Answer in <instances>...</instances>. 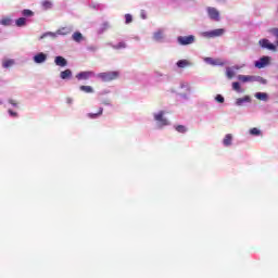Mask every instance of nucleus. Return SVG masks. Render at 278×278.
Returning a JSON list of instances; mask_svg holds the SVG:
<instances>
[{"mask_svg":"<svg viewBox=\"0 0 278 278\" xmlns=\"http://www.w3.org/2000/svg\"><path fill=\"white\" fill-rule=\"evenodd\" d=\"M98 79H101V81L110 83L118 79L121 77V72L113 71V72H102L97 74Z\"/></svg>","mask_w":278,"mask_h":278,"instance_id":"1","label":"nucleus"},{"mask_svg":"<svg viewBox=\"0 0 278 278\" xmlns=\"http://www.w3.org/2000/svg\"><path fill=\"white\" fill-rule=\"evenodd\" d=\"M72 29L70 27H62L59 30H56V33H46L43 34L40 39L42 40L43 38H47V36H51V38H58V36H68V34H71Z\"/></svg>","mask_w":278,"mask_h":278,"instance_id":"2","label":"nucleus"},{"mask_svg":"<svg viewBox=\"0 0 278 278\" xmlns=\"http://www.w3.org/2000/svg\"><path fill=\"white\" fill-rule=\"evenodd\" d=\"M223 34H225V29L223 28H217L211 31H204L202 33V36L204 38H218L220 36H223Z\"/></svg>","mask_w":278,"mask_h":278,"instance_id":"3","label":"nucleus"},{"mask_svg":"<svg viewBox=\"0 0 278 278\" xmlns=\"http://www.w3.org/2000/svg\"><path fill=\"white\" fill-rule=\"evenodd\" d=\"M94 75L96 74L92 71L80 72L76 75V79H78V81H87V79L94 77Z\"/></svg>","mask_w":278,"mask_h":278,"instance_id":"4","label":"nucleus"},{"mask_svg":"<svg viewBox=\"0 0 278 278\" xmlns=\"http://www.w3.org/2000/svg\"><path fill=\"white\" fill-rule=\"evenodd\" d=\"M258 45L262 47V49H268V51H277V46L270 43L268 39H261Z\"/></svg>","mask_w":278,"mask_h":278,"instance_id":"5","label":"nucleus"},{"mask_svg":"<svg viewBox=\"0 0 278 278\" xmlns=\"http://www.w3.org/2000/svg\"><path fill=\"white\" fill-rule=\"evenodd\" d=\"M207 14L212 21H220V12L216 10V8L208 7L207 8Z\"/></svg>","mask_w":278,"mask_h":278,"instance_id":"6","label":"nucleus"},{"mask_svg":"<svg viewBox=\"0 0 278 278\" xmlns=\"http://www.w3.org/2000/svg\"><path fill=\"white\" fill-rule=\"evenodd\" d=\"M177 41L182 46L192 45V42H194V36H179Z\"/></svg>","mask_w":278,"mask_h":278,"instance_id":"7","label":"nucleus"},{"mask_svg":"<svg viewBox=\"0 0 278 278\" xmlns=\"http://www.w3.org/2000/svg\"><path fill=\"white\" fill-rule=\"evenodd\" d=\"M269 62H270L269 56H263L260 59V61L255 62V66L256 68H264V66H268Z\"/></svg>","mask_w":278,"mask_h":278,"instance_id":"8","label":"nucleus"},{"mask_svg":"<svg viewBox=\"0 0 278 278\" xmlns=\"http://www.w3.org/2000/svg\"><path fill=\"white\" fill-rule=\"evenodd\" d=\"M239 81H242L243 84H247L248 81H260V77L250 75H239Z\"/></svg>","mask_w":278,"mask_h":278,"instance_id":"9","label":"nucleus"},{"mask_svg":"<svg viewBox=\"0 0 278 278\" xmlns=\"http://www.w3.org/2000/svg\"><path fill=\"white\" fill-rule=\"evenodd\" d=\"M35 64H42L43 62H47V54L43 52H40L34 56Z\"/></svg>","mask_w":278,"mask_h":278,"instance_id":"10","label":"nucleus"},{"mask_svg":"<svg viewBox=\"0 0 278 278\" xmlns=\"http://www.w3.org/2000/svg\"><path fill=\"white\" fill-rule=\"evenodd\" d=\"M154 119L157 121V123H161V125H168V121L164 118V111H161L157 114H155Z\"/></svg>","mask_w":278,"mask_h":278,"instance_id":"11","label":"nucleus"},{"mask_svg":"<svg viewBox=\"0 0 278 278\" xmlns=\"http://www.w3.org/2000/svg\"><path fill=\"white\" fill-rule=\"evenodd\" d=\"M231 142H233V136L231 134H227L223 140L224 147H231Z\"/></svg>","mask_w":278,"mask_h":278,"instance_id":"12","label":"nucleus"},{"mask_svg":"<svg viewBox=\"0 0 278 278\" xmlns=\"http://www.w3.org/2000/svg\"><path fill=\"white\" fill-rule=\"evenodd\" d=\"M54 63L56 64V66H67L68 61H66V59H64L63 56H56Z\"/></svg>","mask_w":278,"mask_h":278,"instance_id":"13","label":"nucleus"},{"mask_svg":"<svg viewBox=\"0 0 278 278\" xmlns=\"http://www.w3.org/2000/svg\"><path fill=\"white\" fill-rule=\"evenodd\" d=\"M61 79H71L73 77V72L71 70H65L60 73Z\"/></svg>","mask_w":278,"mask_h":278,"instance_id":"14","label":"nucleus"},{"mask_svg":"<svg viewBox=\"0 0 278 278\" xmlns=\"http://www.w3.org/2000/svg\"><path fill=\"white\" fill-rule=\"evenodd\" d=\"M236 103L237 105H244V103H251V97L245 96L243 98H238Z\"/></svg>","mask_w":278,"mask_h":278,"instance_id":"15","label":"nucleus"},{"mask_svg":"<svg viewBox=\"0 0 278 278\" xmlns=\"http://www.w3.org/2000/svg\"><path fill=\"white\" fill-rule=\"evenodd\" d=\"M153 38L156 42H162L164 40V31L157 30L154 33Z\"/></svg>","mask_w":278,"mask_h":278,"instance_id":"16","label":"nucleus"},{"mask_svg":"<svg viewBox=\"0 0 278 278\" xmlns=\"http://www.w3.org/2000/svg\"><path fill=\"white\" fill-rule=\"evenodd\" d=\"M0 25H3L4 27H10L12 25V17L5 16L0 20Z\"/></svg>","mask_w":278,"mask_h":278,"instance_id":"17","label":"nucleus"},{"mask_svg":"<svg viewBox=\"0 0 278 278\" xmlns=\"http://www.w3.org/2000/svg\"><path fill=\"white\" fill-rule=\"evenodd\" d=\"M79 90H81V92H86L87 94H92V92H94L92 87L86 85L80 86Z\"/></svg>","mask_w":278,"mask_h":278,"instance_id":"18","label":"nucleus"},{"mask_svg":"<svg viewBox=\"0 0 278 278\" xmlns=\"http://www.w3.org/2000/svg\"><path fill=\"white\" fill-rule=\"evenodd\" d=\"M72 38L74 42H81L84 40V35H81L79 31H76L73 34Z\"/></svg>","mask_w":278,"mask_h":278,"instance_id":"19","label":"nucleus"},{"mask_svg":"<svg viewBox=\"0 0 278 278\" xmlns=\"http://www.w3.org/2000/svg\"><path fill=\"white\" fill-rule=\"evenodd\" d=\"M16 27H25L27 25V18L25 17H20L15 21Z\"/></svg>","mask_w":278,"mask_h":278,"instance_id":"20","label":"nucleus"},{"mask_svg":"<svg viewBox=\"0 0 278 278\" xmlns=\"http://www.w3.org/2000/svg\"><path fill=\"white\" fill-rule=\"evenodd\" d=\"M255 98L260 101H268V93L266 92H257L255 93Z\"/></svg>","mask_w":278,"mask_h":278,"instance_id":"21","label":"nucleus"},{"mask_svg":"<svg viewBox=\"0 0 278 278\" xmlns=\"http://www.w3.org/2000/svg\"><path fill=\"white\" fill-rule=\"evenodd\" d=\"M15 62L13 59H9L2 62L3 68H11V66H14Z\"/></svg>","mask_w":278,"mask_h":278,"instance_id":"22","label":"nucleus"},{"mask_svg":"<svg viewBox=\"0 0 278 278\" xmlns=\"http://www.w3.org/2000/svg\"><path fill=\"white\" fill-rule=\"evenodd\" d=\"M112 49H115L116 51H119L121 49H127V43L121 41L119 43L112 46Z\"/></svg>","mask_w":278,"mask_h":278,"instance_id":"23","label":"nucleus"},{"mask_svg":"<svg viewBox=\"0 0 278 278\" xmlns=\"http://www.w3.org/2000/svg\"><path fill=\"white\" fill-rule=\"evenodd\" d=\"M177 66L178 68H186V66H190V63L188 60H179Z\"/></svg>","mask_w":278,"mask_h":278,"instance_id":"24","label":"nucleus"},{"mask_svg":"<svg viewBox=\"0 0 278 278\" xmlns=\"http://www.w3.org/2000/svg\"><path fill=\"white\" fill-rule=\"evenodd\" d=\"M103 114V108H100L97 113H89L88 117L89 118H97L98 116H101Z\"/></svg>","mask_w":278,"mask_h":278,"instance_id":"25","label":"nucleus"},{"mask_svg":"<svg viewBox=\"0 0 278 278\" xmlns=\"http://www.w3.org/2000/svg\"><path fill=\"white\" fill-rule=\"evenodd\" d=\"M205 63L211 64L212 66H218V64H219L218 60H214L212 58H206Z\"/></svg>","mask_w":278,"mask_h":278,"instance_id":"26","label":"nucleus"},{"mask_svg":"<svg viewBox=\"0 0 278 278\" xmlns=\"http://www.w3.org/2000/svg\"><path fill=\"white\" fill-rule=\"evenodd\" d=\"M175 129L178 131V134H186V131H188V128H186L184 125H178L175 127Z\"/></svg>","mask_w":278,"mask_h":278,"instance_id":"27","label":"nucleus"},{"mask_svg":"<svg viewBox=\"0 0 278 278\" xmlns=\"http://www.w3.org/2000/svg\"><path fill=\"white\" fill-rule=\"evenodd\" d=\"M250 135L251 136H262V130L257 128H252L250 129Z\"/></svg>","mask_w":278,"mask_h":278,"instance_id":"28","label":"nucleus"},{"mask_svg":"<svg viewBox=\"0 0 278 278\" xmlns=\"http://www.w3.org/2000/svg\"><path fill=\"white\" fill-rule=\"evenodd\" d=\"M232 90H236V92H242L240 83H232Z\"/></svg>","mask_w":278,"mask_h":278,"instance_id":"29","label":"nucleus"},{"mask_svg":"<svg viewBox=\"0 0 278 278\" xmlns=\"http://www.w3.org/2000/svg\"><path fill=\"white\" fill-rule=\"evenodd\" d=\"M131 21H134V17L131 16V14H126L125 15L126 25H129V23H131Z\"/></svg>","mask_w":278,"mask_h":278,"instance_id":"30","label":"nucleus"},{"mask_svg":"<svg viewBox=\"0 0 278 278\" xmlns=\"http://www.w3.org/2000/svg\"><path fill=\"white\" fill-rule=\"evenodd\" d=\"M215 101H217V103H225V98L222 94H217Z\"/></svg>","mask_w":278,"mask_h":278,"instance_id":"31","label":"nucleus"},{"mask_svg":"<svg viewBox=\"0 0 278 278\" xmlns=\"http://www.w3.org/2000/svg\"><path fill=\"white\" fill-rule=\"evenodd\" d=\"M23 16H34V12L31 10L26 9L23 11Z\"/></svg>","mask_w":278,"mask_h":278,"instance_id":"32","label":"nucleus"},{"mask_svg":"<svg viewBox=\"0 0 278 278\" xmlns=\"http://www.w3.org/2000/svg\"><path fill=\"white\" fill-rule=\"evenodd\" d=\"M226 75H227L228 79H232L235 73H233V71H231L230 68H227Z\"/></svg>","mask_w":278,"mask_h":278,"instance_id":"33","label":"nucleus"},{"mask_svg":"<svg viewBox=\"0 0 278 278\" xmlns=\"http://www.w3.org/2000/svg\"><path fill=\"white\" fill-rule=\"evenodd\" d=\"M42 5L46 10H49V8H51V2L46 0L42 2Z\"/></svg>","mask_w":278,"mask_h":278,"instance_id":"34","label":"nucleus"},{"mask_svg":"<svg viewBox=\"0 0 278 278\" xmlns=\"http://www.w3.org/2000/svg\"><path fill=\"white\" fill-rule=\"evenodd\" d=\"M9 103L11 105H13V108H16L18 105V102H16V100H12V99L9 100Z\"/></svg>","mask_w":278,"mask_h":278,"instance_id":"35","label":"nucleus"},{"mask_svg":"<svg viewBox=\"0 0 278 278\" xmlns=\"http://www.w3.org/2000/svg\"><path fill=\"white\" fill-rule=\"evenodd\" d=\"M8 112L10 114V116H14V117L18 116V113H16V112H14L12 110H9Z\"/></svg>","mask_w":278,"mask_h":278,"instance_id":"36","label":"nucleus"},{"mask_svg":"<svg viewBox=\"0 0 278 278\" xmlns=\"http://www.w3.org/2000/svg\"><path fill=\"white\" fill-rule=\"evenodd\" d=\"M271 33L274 34V36H276V38H278V28H274Z\"/></svg>","mask_w":278,"mask_h":278,"instance_id":"37","label":"nucleus"},{"mask_svg":"<svg viewBox=\"0 0 278 278\" xmlns=\"http://www.w3.org/2000/svg\"><path fill=\"white\" fill-rule=\"evenodd\" d=\"M104 105H110V102H104Z\"/></svg>","mask_w":278,"mask_h":278,"instance_id":"38","label":"nucleus"},{"mask_svg":"<svg viewBox=\"0 0 278 278\" xmlns=\"http://www.w3.org/2000/svg\"><path fill=\"white\" fill-rule=\"evenodd\" d=\"M276 45H277V47H278V41H276Z\"/></svg>","mask_w":278,"mask_h":278,"instance_id":"39","label":"nucleus"}]
</instances>
